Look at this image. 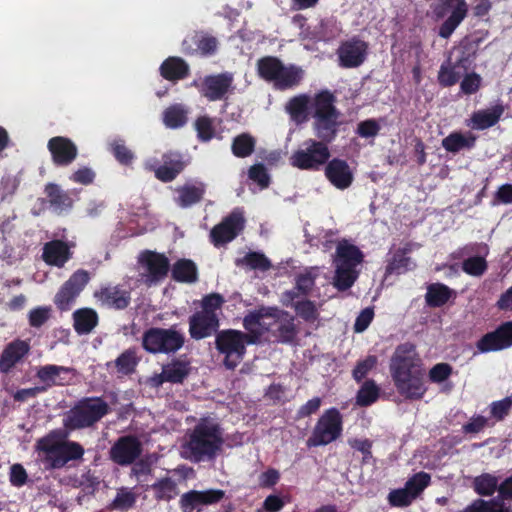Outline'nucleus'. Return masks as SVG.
I'll return each mask as SVG.
<instances>
[{
	"label": "nucleus",
	"instance_id": "31",
	"mask_svg": "<svg viewBox=\"0 0 512 512\" xmlns=\"http://www.w3.org/2000/svg\"><path fill=\"white\" fill-rule=\"evenodd\" d=\"M297 297L298 293L294 290L286 291L282 295V304L294 308L296 314L304 321L315 323L319 319L316 303L308 299L295 301Z\"/></svg>",
	"mask_w": 512,
	"mask_h": 512
},
{
	"label": "nucleus",
	"instance_id": "1",
	"mask_svg": "<svg viewBox=\"0 0 512 512\" xmlns=\"http://www.w3.org/2000/svg\"><path fill=\"white\" fill-rule=\"evenodd\" d=\"M224 444L223 429L211 417L201 418L187 435L182 445L183 458L191 462L213 460Z\"/></svg>",
	"mask_w": 512,
	"mask_h": 512
},
{
	"label": "nucleus",
	"instance_id": "51",
	"mask_svg": "<svg viewBox=\"0 0 512 512\" xmlns=\"http://www.w3.org/2000/svg\"><path fill=\"white\" fill-rule=\"evenodd\" d=\"M237 265L260 271H267L271 268L270 260L260 252L247 253L243 258L237 261Z\"/></svg>",
	"mask_w": 512,
	"mask_h": 512
},
{
	"label": "nucleus",
	"instance_id": "56",
	"mask_svg": "<svg viewBox=\"0 0 512 512\" xmlns=\"http://www.w3.org/2000/svg\"><path fill=\"white\" fill-rule=\"evenodd\" d=\"M84 448L75 441H61L62 467L69 461L80 460L84 455Z\"/></svg>",
	"mask_w": 512,
	"mask_h": 512
},
{
	"label": "nucleus",
	"instance_id": "61",
	"mask_svg": "<svg viewBox=\"0 0 512 512\" xmlns=\"http://www.w3.org/2000/svg\"><path fill=\"white\" fill-rule=\"evenodd\" d=\"M414 500L412 493H410L405 486L400 489L392 490L388 495L390 505L395 507L409 506Z\"/></svg>",
	"mask_w": 512,
	"mask_h": 512
},
{
	"label": "nucleus",
	"instance_id": "27",
	"mask_svg": "<svg viewBox=\"0 0 512 512\" xmlns=\"http://www.w3.org/2000/svg\"><path fill=\"white\" fill-rule=\"evenodd\" d=\"M163 164L155 167L150 162H146L147 169L154 171L155 177L162 182H170L184 169L182 156L176 152H167L162 157Z\"/></svg>",
	"mask_w": 512,
	"mask_h": 512
},
{
	"label": "nucleus",
	"instance_id": "24",
	"mask_svg": "<svg viewBox=\"0 0 512 512\" xmlns=\"http://www.w3.org/2000/svg\"><path fill=\"white\" fill-rule=\"evenodd\" d=\"M324 174L327 180L337 189L345 190L354 181V171L346 160L333 158L324 166Z\"/></svg>",
	"mask_w": 512,
	"mask_h": 512
},
{
	"label": "nucleus",
	"instance_id": "60",
	"mask_svg": "<svg viewBox=\"0 0 512 512\" xmlns=\"http://www.w3.org/2000/svg\"><path fill=\"white\" fill-rule=\"evenodd\" d=\"M512 409V396L502 400L494 401L490 404L491 417L496 421H502Z\"/></svg>",
	"mask_w": 512,
	"mask_h": 512
},
{
	"label": "nucleus",
	"instance_id": "3",
	"mask_svg": "<svg viewBox=\"0 0 512 512\" xmlns=\"http://www.w3.org/2000/svg\"><path fill=\"white\" fill-rule=\"evenodd\" d=\"M364 261L363 252L346 239L337 242L332 263L334 275L332 284L338 291H346L351 288L359 277L357 269Z\"/></svg>",
	"mask_w": 512,
	"mask_h": 512
},
{
	"label": "nucleus",
	"instance_id": "25",
	"mask_svg": "<svg viewBox=\"0 0 512 512\" xmlns=\"http://www.w3.org/2000/svg\"><path fill=\"white\" fill-rule=\"evenodd\" d=\"M424 366L423 361L416 350V346L410 342L398 345L390 359V373L399 372Z\"/></svg>",
	"mask_w": 512,
	"mask_h": 512
},
{
	"label": "nucleus",
	"instance_id": "64",
	"mask_svg": "<svg viewBox=\"0 0 512 512\" xmlns=\"http://www.w3.org/2000/svg\"><path fill=\"white\" fill-rule=\"evenodd\" d=\"M351 448L362 453V463L367 464L372 459V441L369 439L351 438L348 440Z\"/></svg>",
	"mask_w": 512,
	"mask_h": 512
},
{
	"label": "nucleus",
	"instance_id": "35",
	"mask_svg": "<svg viewBox=\"0 0 512 512\" xmlns=\"http://www.w3.org/2000/svg\"><path fill=\"white\" fill-rule=\"evenodd\" d=\"M277 329L275 337L278 342L291 344L295 341L298 335V328L295 324V319L288 312L280 310L279 317L276 320Z\"/></svg>",
	"mask_w": 512,
	"mask_h": 512
},
{
	"label": "nucleus",
	"instance_id": "49",
	"mask_svg": "<svg viewBox=\"0 0 512 512\" xmlns=\"http://www.w3.org/2000/svg\"><path fill=\"white\" fill-rule=\"evenodd\" d=\"M318 276V267H310L305 269L303 272L297 275L296 286L293 290L298 293V296L300 294L307 295L313 289L315 280Z\"/></svg>",
	"mask_w": 512,
	"mask_h": 512
},
{
	"label": "nucleus",
	"instance_id": "62",
	"mask_svg": "<svg viewBox=\"0 0 512 512\" xmlns=\"http://www.w3.org/2000/svg\"><path fill=\"white\" fill-rule=\"evenodd\" d=\"M377 361V357L374 355H370L364 360L359 361L352 371L353 378L357 382L362 381L366 375L376 366Z\"/></svg>",
	"mask_w": 512,
	"mask_h": 512
},
{
	"label": "nucleus",
	"instance_id": "33",
	"mask_svg": "<svg viewBox=\"0 0 512 512\" xmlns=\"http://www.w3.org/2000/svg\"><path fill=\"white\" fill-rule=\"evenodd\" d=\"M313 97L302 93L293 96L285 104V111L289 114L291 120L296 124H302L308 119V108L312 106Z\"/></svg>",
	"mask_w": 512,
	"mask_h": 512
},
{
	"label": "nucleus",
	"instance_id": "46",
	"mask_svg": "<svg viewBox=\"0 0 512 512\" xmlns=\"http://www.w3.org/2000/svg\"><path fill=\"white\" fill-rule=\"evenodd\" d=\"M219 121L207 115L199 116L194 127L201 142H208L216 136Z\"/></svg>",
	"mask_w": 512,
	"mask_h": 512
},
{
	"label": "nucleus",
	"instance_id": "18",
	"mask_svg": "<svg viewBox=\"0 0 512 512\" xmlns=\"http://www.w3.org/2000/svg\"><path fill=\"white\" fill-rule=\"evenodd\" d=\"M93 297L98 306L117 311L125 310L131 303V292L119 284L101 285Z\"/></svg>",
	"mask_w": 512,
	"mask_h": 512
},
{
	"label": "nucleus",
	"instance_id": "2",
	"mask_svg": "<svg viewBox=\"0 0 512 512\" xmlns=\"http://www.w3.org/2000/svg\"><path fill=\"white\" fill-rule=\"evenodd\" d=\"M336 96L329 90H321L313 96L312 101V129L315 139L332 143L340 130L342 113L336 107Z\"/></svg>",
	"mask_w": 512,
	"mask_h": 512
},
{
	"label": "nucleus",
	"instance_id": "10",
	"mask_svg": "<svg viewBox=\"0 0 512 512\" xmlns=\"http://www.w3.org/2000/svg\"><path fill=\"white\" fill-rule=\"evenodd\" d=\"M200 95L210 102L226 100L235 90L234 73L224 71L206 75L190 84Z\"/></svg>",
	"mask_w": 512,
	"mask_h": 512
},
{
	"label": "nucleus",
	"instance_id": "29",
	"mask_svg": "<svg viewBox=\"0 0 512 512\" xmlns=\"http://www.w3.org/2000/svg\"><path fill=\"white\" fill-rule=\"evenodd\" d=\"M30 351L28 342L16 339L8 343L0 355V372L9 373Z\"/></svg>",
	"mask_w": 512,
	"mask_h": 512
},
{
	"label": "nucleus",
	"instance_id": "21",
	"mask_svg": "<svg viewBox=\"0 0 512 512\" xmlns=\"http://www.w3.org/2000/svg\"><path fill=\"white\" fill-rule=\"evenodd\" d=\"M512 346V321L501 324L496 330L481 337L476 347L479 352L499 351Z\"/></svg>",
	"mask_w": 512,
	"mask_h": 512
},
{
	"label": "nucleus",
	"instance_id": "52",
	"mask_svg": "<svg viewBox=\"0 0 512 512\" xmlns=\"http://www.w3.org/2000/svg\"><path fill=\"white\" fill-rule=\"evenodd\" d=\"M157 500L169 501L177 494L176 483L170 478H163L151 486Z\"/></svg>",
	"mask_w": 512,
	"mask_h": 512
},
{
	"label": "nucleus",
	"instance_id": "6",
	"mask_svg": "<svg viewBox=\"0 0 512 512\" xmlns=\"http://www.w3.org/2000/svg\"><path fill=\"white\" fill-rule=\"evenodd\" d=\"M110 412V405L102 397H85L66 413L63 425L69 431L91 428Z\"/></svg>",
	"mask_w": 512,
	"mask_h": 512
},
{
	"label": "nucleus",
	"instance_id": "9",
	"mask_svg": "<svg viewBox=\"0 0 512 512\" xmlns=\"http://www.w3.org/2000/svg\"><path fill=\"white\" fill-rule=\"evenodd\" d=\"M217 350L224 355L223 363L226 368L234 369L242 361L246 345L252 344L249 336L238 330H223L215 339Z\"/></svg>",
	"mask_w": 512,
	"mask_h": 512
},
{
	"label": "nucleus",
	"instance_id": "44",
	"mask_svg": "<svg viewBox=\"0 0 512 512\" xmlns=\"http://www.w3.org/2000/svg\"><path fill=\"white\" fill-rule=\"evenodd\" d=\"M256 142V138L250 133H241L233 138L231 151L238 158L249 157L255 151Z\"/></svg>",
	"mask_w": 512,
	"mask_h": 512
},
{
	"label": "nucleus",
	"instance_id": "4",
	"mask_svg": "<svg viewBox=\"0 0 512 512\" xmlns=\"http://www.w3.org/2000/svg\"><path fill=\"white\" fill-rule=\"evenodd\" d=\"M257 72L260 78L272 84L280 91L297 88L305 77L302 67L285 64L275 56H265L257 61Z\"/></svg>",
	"mask_w": 512,
	"mask_h": 512
},
{
	"label": "nucleus",
	"instance_id": "14",
	"mask_svg": "<svg viewBox=\"0 0 512 512\" xmlns=\"http://www.w3.org/2000/svg\"><path fill=\"white\" fill-rule=\"evenodd\" d=\"M489 247L485 243H469L453 253L456 259H463L462 270L473 277H481L488 269L486 257Z\"/></svg>",
	"mask_w": 512,
	"mask_h": 512
},
{
	"label": "nucleus",
	"instance_id": "39",
	"mask_svg": "<svg viewBox=\"0 0 512 512\" xmlns=\"http://www.w3.org/2000/svg\"><path fill=\"white\" fill-rule=\"evenodd\" d=\"M206 185L202 182L193 184H185L177 189V203L179 206L186 208L200 202L205 193Z\"/></svg>",
	"mask_w": 512,
	"mask_h": 512
},
{
	"label": "nucleus",
	"instance_id": "11",
	"mask_svg": "<svg viewBox=\"0 0 512 512\" xmlns=\"http://www.w3.org/2000/svg\"><path fill=\"white\" fill-rule=\"evenodd\" d=\"M342 431L341 413L336 408H330L319 417L306 444L308 447L328 445L337 440L342 435Z\"/></svg>",
	"mask_w": 512,
	"mask_h": 512
},
{
	"label": "nucleus",
	"instance_id": "8",
	"mask_svg": "<svg viewBox=\"0 0 512 512\" xmlns=\"http://www.w3.org/2000/svg\"><path fill=\"white\" fill-rule=\"evenodd\" d=\"M330 157L329 145L315 138H309L293 152L290 164L300 170L319 171Z\"/></svg>",
	"mask_w": 512,
	"mask_h": 512
},
{
	"label": "nucleus",
	"instance_id": "17",
	"mask_svg": "<svg viewBox=\"0 0 512 512\" xmlns=\"http://www.w3.org/2000/svg\"><path fill=\"white\" fill-rule=\"evenodd\" d=\"M245 218L240 209L233 210L210 231V241L215 247L224 246L234 240L244 229Z\"/></svg>",
	"mask_w": 512,
	"mask_h": 512
},
{
	"label": "nucleus",
	"instance_id": "38",
	"mask_svg": "<svg viewBox=\"0 0 512 512\" xmlns=\"http://www.w3.org/2000/svg\"><path fill=\"white\" fill-rule=\"evenodd\" d=\"M477 137L471 132L465 134L452 132L442 140V147L451 153H458L463 149H472L475 146Z\"/></svg>",
	"mask_w": 512,
	"mask_h": 512
},
{
	"label": "nucleus",
	"instance_id": "47",
	"mask_svg": "<svg viewBox=\"0 0 512 512\" xmlns=\"http://www.w3.org/2000/svg\"><path fill=\"white\" fill-rule=\"evenodd\" d=\"M139 357L135 348H129L122 352L113 362L117 372L122 375L132 374L138 363Z\"/></svg>",
	"mask_w": 512,
	"mask_h": 512
},
{
	"label": "nucleus",
	"instance_id": "23",
	"mask_svg": "<svg viewBox=\"0 0 512 512\" xmlns=\"http://www.w3.org/2000/svg\"><path fill=\"white\" fill-rule=\"evenodd\" d=\"M35 450L48 468H62L61 441L58 439L56 431H51L46 436L39 438L36 441Z\"/></svg>",
	"mask_w": 512,
	"mask_h": 512
},
{
	"label": "nucleus",
	"instance_id": "5",
	"mask_svg": "<svg viewBox=\"0 0 512 512\" xmlns=\"http://www.w3.org/2000/svg\"><path fill=\"white\" fill-rule=\"evenodd\" d=\"M224 297L219 293L204 296L200 302V310L189 318L191 338L200 340L214 334L219 328V316L222 313Z\"/></svg>",
	"mask_w": 512,
	"mask_h": 512
},
{
	"label": "nucleus",
	"instance_id": "57",
	"mask_svg": "<svg viewBox=\"0 0 512 512\" xmlns=\"http://www.w3.org/2000/svg\"><path fill=\"white\" fill-rule=\"evenodd\" d=\"M136 495L128 488H120L117 495L111 503V508L125 511L134 506Z\"/></svg>",
	"mask_w": 512,
	"mask_h": 512
},
{
	"label": "nucleus",
	"instance_id": "48",
	"mask_svg": "<svg viewBox=\"0 0 512 512\" xmlns=\"http://www.w3.org/2000/svg\"><path fill=\"white\" fill-rule=\"evenodd\" d=\"M462 62L463 59L457 61L456 64L446 61L440 66L437 80L442 87H451L459 81L460 73L456 71V68L460 66Z\"/></svg>",
	"mask_w": 512,
	"mask_h": 512
},
{
	"label": "nucleus",
	"instance_id": "34",
	"mask_svg": "<svg viewBox=\"0 0 512 512\" xmlns=\"http://www.w3.org/2000/svg\"><path fill=\"white\" fill-rule=\"evenodd\" d=\"M73 328L78 335L90 334L98 325L99 317L92 308H80L73 312Z\"/></svg>",
	"mask_w": 512,
	"mask_h": 512
},
{
	"label": "nucleus",
	"instance_id": "45",
	"mask_svg": "<svg viewBox=\"0 0 512 512\" xmlns=\"http://www.w3.org/2000/svg\"><path fill=\"white\" fill-rule=\"evenodd\" d=\"M188 108L183 104H173L163 112V123L166 127L177 129L187 122Z\"/></svg>",
	"mask_w": 512,
	"mask_h": 512
},
{
	"label": "nucleus",
	"instance_id": "28",
	"mask_svg": "<svg viewBox=\"0 0 512 512\" xmlns=\"http://www.w3.org/2000/svg\"><path fill=\"white\" fill-rule=\"evenodd\" d=\"M48 149L53 162L58 166H67L77 157L78 149L68 138L57 136L48 141Z\"/></svg>",
	"mask_w": 512,
	"mask_h": 512
},
{
	"label": "nucleus",
	"instance_id": "36",
	"mask_svg": "<svg viewBox=\"0 0 512 512\" xmlns=\"http://www.w3.org/2000/svg\"><path fill=\"white\" fill-rule=\"evenodd\" d=\"M189 65L179 57H169L160 66V73L163 78L169 81H177L189 75Z\"/></svg>",
	"mask_w": 512,
	"mask_h": 512
},
{
	"label": "nucleus",
	"instance_id": "43",
	"mask_svg": "<svg viewBox=\"0 0 512 512\" xmlns=\"http://www.w3.org/2000/svg\"><path fill=\"white\" fill-rule=\"evenodd\" d=\"M453 294V290L442 283H433L427 287L425 295L426 304L429 307H441L445 305Z\"/></svg>",
	"mask_w": 512,
	"mask_h": 512
},
{
	"label": "nucleus",
	"instance_id": "42",
	"mask_svg": "<svg viewBox=\"0 0 512 512\" xmlns=\"http://www.w3.org/2000/svg\"><path fill=\"white\" fill-rule=\"evenodd\" d=\"M172 277L177 282L194 283L198 280L197 266L190 259H180L172 267Z\"/></svg>",
	"mask_w": 512,
	"mask_h": 512
},
{
	"label": "nucleus",
	"instance_id": "50",
	"mask_svg": "<svg viewBox=\"0 0 512 512\" xmlns=\"http://www.w3.org/2000/svg\"><path fill=\"white\" fill-rule=\"evenodd\" d=\"M380 389L373 380H366L357 392L356 403L366 407L373 404L379 397Z\"/></svg>",
	"mask_w": 512,
	"mask_h": 512
},
{
	"label": "nucleus",
	"instance_id": "19",
	"mask_svg": "<svg viewBox=\"0 0 512 512\" xmlns=\"http://www.w3.org/2000/svg\"><path fill=\"white\" fill-rule=\"evenodd\" d=\"M191 372V364L188 360L174 358L162 366L161 373L154 374L148 378L147 383L154 388H158L165 382L172 384H181Z\"/></svg>",
	"mask_w": 512,
	"mask_h": 512
},
{
	"label": "nucleus",
	"instance_id": "53",
	"mask_svg": "<svg viewBox=\"0 0 512 512\" xmlns=\"http://www.w3.org/2000/svg\"><path fill=\"white\" fill-rule=\"evenodd\" d=\"M109 148L113 156L120 164L130 166L133 163L135 159V154L128 146H126L124 140H113L109 144Z\"/></svg>",
	"mask_w": 512,
	"mask_h": 512
},
{
	"label": "nucleus",
	"instance_id": "20",
	"mask_svg": "<svg viewBox=\"0 0 512 512\" xmlns=\"http://www.w3.org/2000/svg\"><path fill=\"white\" fill-rule=\"evenodd\" d=\"M368 53V43L353 37L341 43L337 49L339 65L343 68H356L364 63Z\"/></svg>",
	"mask_w": 512,
	"mask_h": 512
},
{
	"label": "nucleus",
	"instance_id": "55",
	"mask_svg": "<svg viewBox=\"0 0 512 512\" xmlns=\"http://www.w3.org/2000/svg\"><path fill=\"white\" fill-rule=\"evenodd\" d=\"M431 476L426 472H418L410 477L405 483L407 490L412 493L414 499H416L430 485Z\"/></svg>",
	"mask_w": 512,
	"mask_h": 512
},
{
	"label": "nucleus",
	"instance_id": "22",
	"mask_svg": "<svg viewBox=\"0 0 512 512\" xmlns=\"http://www.w3.org/2000/svg\"><path fill=\"white\" fill-rule=\"evenodd\" d=\"M141 442L134 436L120 437L110 449V458L120 466L132 464L141 454Z\"/></svg>",
	"mask_w": 512,
	"mask_h": 512
},
{
	"label": "nucleus",
	"instance_id": "41",
	"mask_svg": "<svg viewBox=\"0 0 512 512\" xmlns=\"http://www.w3.org/2000/svg\"><path fill=\"white\" fill-rule=\"evenodd\" d=\"M70 372L71 369L64 366L45 365L37 370L36 376L41 382L51 387L53 385H62L65 380L63 375Z\"/></svg>",
	"mask_w": 512,
	"mask_h": 512
},
{
	"label": "nucleus",
	"instance_id": "15",
	"mask_svg": "<svg viewBox=\"0 0 512 512\" xmlns=\"http://www.w3.org/2000/svg\"><path fill=\"white\" fill-rule=\"evenodd\" d=\"M280 309L276 307H261L250 311L243 318V327L247 331L251 343H257L260 338L276 324Z\"/></svg>",
	"mask_w": 512,
	"mask_h": 512
},
{
	"label": "nucleus",
	"instance_id": "30",
	"mask_svg": "<svg viewBox=\"0 0 512 512\" xmlns=\"http://www.w3.org/2000/svg\"><path fill=\"white\" fill-rule=\"evenodd\" d=\"M505 111V106L498 100L493 106L475 111L470 116L467 126L475 130H485L498 123Z\"/></svg>",
	"mask_w": 512,
	"mask_h": 512
},
{
	"label": "nucleus",
	"instance_id": "58",
	"mask_svg": "<svg viewBox=\"0 0 512 512\" xmlns=\"http://www.w3.org/2000/svg\"><path fill=\"white\" fill-rule=\"evenodd\" d=\"M248 178L256 183L260 189H265L270 184V176L261 163L252 165L248 170Z\"/></svg>",
	"mask_w": 512,
	"mask_h": 512
},
{
	"label": "nucleus",
	"instance_id": "54",
	"mask_svg": "<svg viewBox=\"0 0 512 512\" xmlns=\"http://www.w3.org/2000/svg\"><path fill=\"white\" fill-rule=\"evenodd\" d=\"M474 490L481 496H491L498 490V478L491 474H482L474 479Z\"/></svg>",
	"mask_w": 512,
	"mask_h": 512
},
{
	"label": "nucleus",
	"instance_id": "26",
	"mask_svg": "<svg viewBox=\"0 0 512 512\" xmlns=\"http://www.w3.org/2000/svg\"><path fill=\"white\" fill-rule=\"evenodd\" d=\"M223 497V490H191L181 496L179 503L182 512H200L202 506L218 503Z\"/></svg>",
	"mask_w": 512,
	"mask_h": 512
},
{
	"label": "nucleus",
	"instance_id": "32",
	"mask_svg": "<svg viewBox=\"0 0 512 512\" xmlns=\"http://www.w3.org/2000/svg\"><path fill=\"white\" fill-rule=\"evenodd\" d=\"M42 257L49 265L63 267L70 259L71 252L67 243L60 240H53L44 245Z\"/></svg>",
	"mask_w": 512,
	"mask_h": 512
},
{
	"label": "nucleus",
	"instance_id": "13",
	"mask_svg": "<svg viewBox=\"0 0 512 512\" xmlns=\"http://www.w3.org/2000/svg\"><path fill=\"white\" fill-rule=\"evenodd\" d=\"M390 374L397 392L406 399L419 400L427 391L424 366Z\"/></svg>",
	"mask_w": 512,
	"mask_h": 512
},
{
	"label": "nucleus",
	"instance_id": "59",
	"mask_svg": "<svg viewBox=\"0 0 512 512\" xmlns=\"http://www.w3.org/2000/svg\"><path fill=\"white\" fill-rule=\"evenodd\" d=\"M52 315V309L49 306H40L32 309L28 314L29 325L34 328L43 326Z\"/></svg>",
	"mask_w": 512,
	"mask_h": 512
},
{
	"label": "nucleus",
	"instance_id": "16",
	"mask_svg": "<svg viewBox=\"0 0 512 512\" xmlns=\"http://www.w3.org/2000/svg\"><path fill=\"white\" fill-rule=\"evenodd\" d=\"M90 279L91 276L88 271L84 269L75 271L54 297V303L57 308L61 311L69 310Z\"/></svg>",
	"mask_w": 512,
	"mask_h": 512
},
{
	"label": "nucleus",
	"instance_id": "7",
	"mask_svg": "<svg viewBox=\"0 0 512 512\" xmlns=\"http://www.w3.org/2000/svg\"><path fill=\"white\" fill-rule=\"evenodd\" d=\"M185 343V335L176 325L169 328L153 327L142 336L143 348L151 354H175Z\"/></svg>",
	"mask_w": 512,
	"mask_h": 512
},
{
	"label": "nucleus",
	"instance_id": "40",
	"mask_svg": "<svg viewBox=\"0 0 512 512\" xmlns=\"http://www.w3.org/2000/svg\"><path fill=\"white\" fill-rule=\"evenodd\" d=\"M44 192L47 196L50 206L57 212H62L72 207L73 200L67 192L62 190L55 183H48Z\"/></svg>",
	"mask_w": 512,
	"mask_h": 512
},
{
	"label": "nucleus",
	"instance_id": "37",
	"mask_svg": "<svg viewBox=\"0 0 512 512\" xmlns=\"http://www.w3.org/2000/svg\"><path fill=\"white\" fill-rule=\"evenodd\" d=\"M411 251L412 245L409 243L405 244L404 247L395 250L386 267V274H400L414 268V262L410 257L407 256V254H409Z\"/></svg>",
	"mask_w": 512,
	"mask_h": 512
},
{
	"label": "nucleus",
	"instance_id": "63",
	"mask_svg": "<svg viewBox=\"0 0 512 512\" xmlns=\"http://www.w3.org/2000/svg\"><path fill=\"white\" fill-rule=\"evenodd\" d=\"M482 84V78L476 72L466 74L460 83V90L465 95L476 93Z\"/></svg>",
	"mask_w": 512,
	"mask_h": 512
},
{
	"label": "nucleus",
	"instance_id": "12",
	"mask_svg": "<svg viewBox=\"0 0 512 512\" xmlns=\"http://www.w3.org/2000/svg\"><path fill=\"white\" fill-rule=\"evenodd\" d=\"M139 281L151 287L166 278L170 269L169 259L161 253L145 250L137 258Z\"/></svg>",
	"mask_w": 512,
	"mask_h": 512
}]
</instances>
